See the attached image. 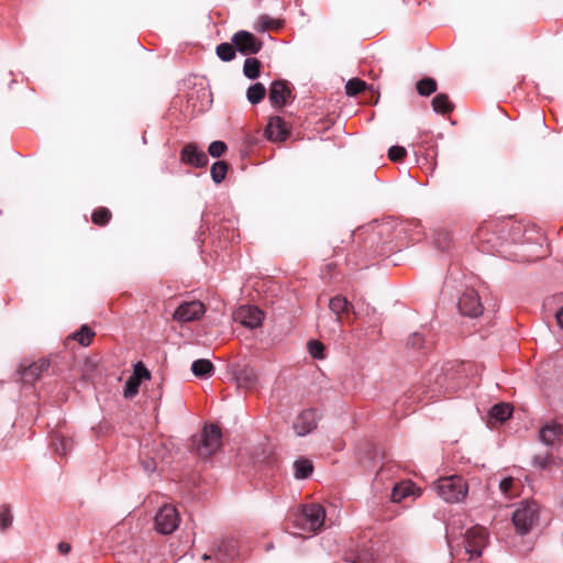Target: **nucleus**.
<instances>
[{"mask_svg": "<svg viewBox=\"0 0 563 563\" xmlns=\"http://www.w3.org/2000/svg\"><path fill=\"white\" fill-rule=\"evenodd\" d=\"M234 378L239 388L251 390L258 383L256 371L250 365L238 366L234 371Z\"/></svg>", "mask_w": 563, "mask_h": 563, "instance_id": "obj_12", "label": "nucleus"}, {"mask_svg": "<svg viewBox=\"0 0 563 563\" xmlns=\"http://www.w3.org/2000/svg\"><path fill=\"white\" fill-rule=\"evenodd\" d=\"M295 478L306 479L313 472V464L309 459L299 457L294 462Z\"/></svg>", "mask_w": 563, "mask_h": 563, "instance_id": "obj_19", "label": "nucleus"}, {"mask_svg": "<svg viewBox=\"0 0 563 563\" xmlns=\"http://www.w3.org/2000/svg\"><path fill=\"white\" fill-rule=\"evenodd\" d=\"M49 361L47 358H41L33 364L25 366L21 369V378L26 384H33L36 382L44 372L48 371Z\"/></svg>", "mask_w": 563, "mask_h": 563, "instance_id": "obj_15", "label": "nucleus"}, {"mask_svg": "<svg viewBox=\"0 0 563 563\" xmlns=\"http://www.w3.org/2000/svg\"><path fill=\"white\" fill-rule=\"evenodd\" d=\"M235 318L240 320L244 327L255 329L262 324L264 314L262 310L256 307L243 306L238 309Z\"/></svg>", "mask_w": 563, "mask_h": 563, "instance_id": "obj_11", "label": "nucleus"}, {"mask_svg": "<svg viewBox=\"0 0 563 563\" xmlns=\"http://www.w3.org/2000/svg\"><path fill=\"white\" fill-rule=\"evenodd\" d=\"M463 543L470 559L478 558L488 544V532L481 526H474L464 533Z\"/></svg>", "mask_w": 563, "mask_h": 563, "instance_id": "obj_5", "label": "nucleus"}, {"mask_svg": "<svg viewBox=\"0 0 563 563\" xmlns=\"http://www.w3.org/2000/svg\"><path fill=\"white\" fill-rule=\"evenodd\" d=\"M58 550L60 551V553H63V554H67V553H69V552H70L71 547H70V544H69V543H67V542H60V543L58 544Z\"/></svg>", "mask_w": 563, "mask_h": 563, "instance_id": "obj_46", "label": "nucleus"}, {"mask_svg": "<svg viewBox=\"0 0 563 563\" xmlns=\"http://www.w3.org/2000/svg\"><path fill=\"white\" fill-rule=\"evenodd\" d=\"M180 161L185 165L196 168H202L209 163L207 154L202 150L198 148L195 143H189L184 146L180 152Z\"/></svg>", "mask_w": 563, "mask_h": 563, "instance_id": "obj_10", "label": "nucleus"}, {"mask_svg": "<svg viewBox=\"0 0 563 563\" xmlns=\"http://www.w3.org/2000/svg\"><path fill=\"white\" fill-rule=\"evenodd\" d=\"M227 151V144L222 141H213L208 147V152L212 157H220Z\"/></svg>", "mask_w": 563, "mask_h": 563, "instance_id": "obj_40", "label": "nucleus"}, {"mask_svg": "<svg viewBox=\"0 0 563 563\" xmlns=\"http://www.w3.org/2000/svg\"><path fill=\"white\" fill-rule=\"evenodd\" d=\"M261 63L254 57H247L244 62L243 73L249 79H256L260 76Z\"/></svg>", "mask_w": 563, "mask_h": 563, "instance_id": "obj_26", "label": "nucleus"}, {"mask_svg": "<svg viewBox=\"0 0 563 563\" xmlns=\"http://www.w3.org/2000/svg\"><path fill=\"white\" fill-rule=\"evenodd\" d=\"M131 376L141 384L142 379H150L151 374L142 362H137L134 365L133 374Z\"/></svg>", "mask_w": 563, "mask_h": 563, "instance_id": "obj_37", "label": "nucleus"}, {"mask_svg": "<svg viewBox=\"0 0 563 563\" xmlns=\"http://www.w3.org/2000/svg\"><path fill=\"white\" fill-rule=\"evenodd\" d=\"M266 95V88L263 84L256 82L249 87L246 98L252 104L260 103Z\"/></svg>", "mask_w": 563, "mask_h": 563, "instance_id": "obj_24", "label": "nucleus"}, {"mask_svg": "<svg viewBox=\"0 0 563 563\" xmlns=\"http://www.w3.org/2000/svg\"><path fill=\"white\" fill-rule=\"evenodd\" d=\"M95 331L87 324L80 327V329L74 332L70 338L77 341L81 346H89L95 338Z\"/></svg>", "mask_w": 563, "mask_h": 563, "instance_id": "obj_22", "label": "nucleus"}, {"mask_svg": "<svg viewBox=\"0 0 563 563\" xmlns=\"http://www.w3.org/2000/svg\"><path fill=\"white\" fill-rule=\"evenodd\" d=\"M191 371L197 377H209L213 374L214 366L209 360L199 358L192 363Z\"/></svg>", "mask_w": 563, "mask_h": 563, "instance_id": "obj_21", "label": "nucleus"}, {"mask_svg": "<svg viewBox=\"0 0 563 563\" xmlns=\"http://www.w3.org/2000/svg\"><path fill=\"white\" fill-rule=\"evenodd\" d=\"M552 463V456L547 454V455H536L533 457V464L539 467L540 470H545L548 468Z\"/></svg>", "mask_w": 563, "mask_h": 563, "instance_id": "obj_42", "label": "nucleus"}, {"mask_svg": "<svg viewBox=\"0 0 563 563\" xmlns=\"http://www.w3.org/2000/svg\"><path fill=\"white\" fill-rule=\"evenodd\" d=\"M205 312V305L199 300H192L179 305L173 317L176 321L186 323L200 319Z\"/></svg>", "mask_w": 563, "mask_h": 563, "instance_id": "obj_9", "label": "nucleus"}, {"mask_svg": "<svg viewBox=\"0 0 563 563\" xmlns=\"http://www.w3.org/2000/svg\"><path fill=\"white\" fill-rule=\"evenodd\" d=\"M53 445L57 454L65 456L73 448L71 439L63 435H55L53 439Z\"/></svg>", "mask_w": 563, "mask_h": 563, "instance_id": "obj_27", "label": "nucleus"}, {"mask_svg": "<svg viewBox=\"0 0 563 563\" xmlns=\"http://www.w3.org/2000/svg\"><path fill=\"white\" fill-rule=\"evenodd\" d=\"M540 507L536 501H521L512 514V522L518 533L527 534L539 521Z\"/></svg>", "mask_w": 563, "mask_h": 563, "instance_id": "obj_2", "label": "nucleus"}, {"mask_svg": "<svg viewBox=\"0 0 563 563\" xmlns=\"http://www.w3.org/2000/svg\"><path fill=\"white\" fill-rule=\"evenodd\" d=\"M433 488L439 497L446 503L462 501L468 492L467 483L459 475L439 478L433 483Z\"/></svg>", "mask_w": 563, "mask_h": 563, "instance_id": "obj_1", "label": "nucleus"}, {"mask_svg": "<svg viewBox=\"0 0 563 563\" xmlns=\"http://www.w3.org/2000/svg\"><path fill=\"white\" fill-rule=\"evenodd\" d=\"M344 563H376V560L372 552L364 550L353 559H345Z\"/></svg>", "mask_w": 563, "mask_h": 563, "instance_id": "obj_36", "label": "nucleus"}, {"mask_svg": "<svg viewBox=\"0 0 563 563\" xmlns=\"http://www.w3.org/2000/svg\"><path fill=\"white\" fill-rule=\"evenodd\" d=\"M556 320L559 325L563 329V307L556 312Z\"/></svg>", "mask_w": 563, "mask_h": 563, "instance_id": "obj_47", "label": "nucleus"}, {"mask_svg": "<svg viewBox=\"0 0 563 563\" xmlns=\"http://www.w3.org/2000/svg\"><path fill=\"white\" fill-rule=\"evenodd\" d=\"M489 415L493 419L503 422L511 417L512 407L508 404L500 402L493 406Z\"/></svg>", "mask_w": 563, "mask_h": 563, "instance_id": "obj_23", "label": "nucleus"}, {"mask_svg": "<svg viewBox=\"0 0 563 563\" xmlns=\"http://www.w3.org/2000/svg\"><path fill=\"white\" fill-rule=\"evenodd\" d=\"M457 307L462 314L471 318L481 316L484 309L477 291L473 288H467L462 292Z\"/></svg>", "mask_w": 563, "mask_h": 563, "instance_id": "obj_8", "label": "nucleus"}, {"mask_svg": "<svg viewBox=\"0 0 563 563\" xmlns=\"http://www.w3.org/2000/svg\"><path fill=\"white\" fill-rule=\"evenodd\" d=\"M317 428V412L313 409L303 410L294 422L297 435L305 437Z\"/></svg>", "mask_w": 563, "mask_h": 563, "instance_id": "obj_13", "label": "nucleus"}, {"mask_svg": "<svg viewBox=\"0 0 563 563\" xmlns=\"http://www.w3.org/2000/svg\"><path fill=\"white\" fill-rule=\"evenodd\" d=\"M514 477H505L499 483V489L505 496H512Z\"/></svg>", "mask_w": 563, "mask_h": 563, "instance_id": "obj_41", "label": "nucleus"}, {"mask_svg": "<svg viewBox=\"0 0 563 563\" xmlns=\"http://www.w3.org/2000/svg\"><path fill=\"white\" fill-rule=\"evenodd\" d=\"M12 521L13 517L10 507L7 505L0 506V529L2 531L7 530L11 527Z\"/></svg>", "mask_w": 563, "mask_h": 563, "instance_id": "obj_33", "label": "nucleus"}, {"mask_svg": "<svg viewBox=\"0 0 563 563\" xmlns=\"http://www.w3.org/2000/svg\"><path fill=\"white\" fill-rule=\"evenodd\" d=\"M432 108L437 113H449L453 110V103L444 93H439L432 99Z\"/></svg>", "mask_w": 563, "mask_h": 563, "instance_id": "obj_25", "label": "nucleus"}, {"mask_svg": "<svg viewBox=\"0 0 563 563\" xmlns=\"http://www.w3.org/2000/svg\"><path fill=\"white\" fill-rule=\"evenodd\" d=\"M539 439L545 445H554L563 439V426L558 423L543 426L540 430Z\"/></svg>", "mask_w": 563, "mask_h": 563, "instance_id": "obj_18", "label": "nucleus"}, {"mask_svg": "<svg viewBox=\"0 0 563 563\" xmlns=\"http://www.w3.org/2000/svg\"><path fill=\"white\" fill-rule=\"evenodd\" d=\"M307 347H308L309 354L313 358H318V360L323 358L324 345L320 341L311 340L307 343Z\"/></svg>", "mask_w": 563, "mask_h": 563, "instance_id": "obj_35", "label": "nucleus"}, {"mask_svg": "<svg viewBox=\"0 0 563 563\" xmlns=\"http://www.w3.org/2000/svg\"><path fill=\"white\" fill-rule=\"evenodd\" d=\"M416 88L420 96L428 97L437 91V81L433 78H423L417 82Z\"/></svg>", "mask_w": 563, "mask_h": 563, "instance_id": "obj_29", "label": "nucleus"}, {"mask_svg": "<svg viewBox=\"0 0 563 563\" xmlns=\"http://www.w3.org/2000/svg\"><path fill=\"white\" fill-rule=\"evenodd\" d=\"M280 20L272 19L268 15H261L258 18V30L265 31L269 29H279L282 26Z\"/></svg>", "mask_w": 563, "mask_h": 563, "instance_id": "obj_34", "label": "nucleus"}, {"mask_svg": "<svg viewBox=\"0 0 563 563\" xmlns=\"http://www.w3.org/2000/svg\"><path fill=\"white\" fill-rule=\"evenodd\" d=\"M111 219V212L107 208H98L93 211L91 220L97 225H104Z\"/></svg>", "mask_w": 563, "mask_h": 563, "instance_id": "obj_32", "label": "nucleus"}, {"mask_svg": "<svg viewBox=\"0 0 563 563\" xmlns=\"http://www.w3.org/2000/svg\"><path fill=\"white\" fill-rule=\"evenodd\" d=\"M291 96V90L286 81H274L269 88V101L273 107L282 108Z\"/></svg>", "mask_w": 563, "mask_h": 563, "instance_id": "obj_14", "label": "nucleus"}, {"mask_svg": "<svg viewBox=\"0 0 563 563\" xmlns=\"http://www.w3.org/2000/svg\"><path fill=\"white\" fill-rule=\"evenodd\" d=\"M325 510L319 504H308L301 507L297 525L305 531L318 532L324 526Z\"/></svg>", "mask_w": 563, "mask_h": 563, "instance_id": "obj_4", "label": "nucleus"}, {"mask_svg": "<svg viewBox=\"0 0 563 563\" xmlns=\"http://www.w3.org/2000/svg\"><path fill=\"white\" fill-rule=\"evenodd\" d=\"M143 466L147 473H152L157 468V462L152 457L150 461H143Z\"/></svg>", "mask_w": 563, "mask_h": 563, "instance_id": "obj_44", "label": "nucleus"}, {"mask_svg": "<svg viewBox=\"0 0 563 563\" xmlns=\"http://www.w3.org/2000/svg\"><path fill=\"white\" fill-rule=\"evenodd\" d=\"M140 383L135 380L132 376L128 378L125 382L123 395L126 398H132L139 393Z\"/></svg>", "mask_w": 563, "mask_h": 563, "instance_id": "obj_38", "label": "nucleus"}, {"mask_svg": "<svg viewBox=\"0 0 563 563\" xmlns=\"http://www.w3.org/2000/svg\"><path fill=\"white\" fill-rule=\"evenodd\" d=\"M177 509L172 505L162 506L155 516V529L161 534H170L179 526Z\"/></svg>", "mask_w": 563, "mask_h": 563, "instance_id": "obj_6", "label": "nucleus"}, {"mask_svg": "<svg viewBox=\"0 0 563 563\" xmlns=\"http://www.w3.org/2000/svg\"><path fill=\"white\" fill-rule=\"evenodd\" d=\"M408 344L413 349H420L423 345V338L419 333H413L409 338Z\"/></svg>", "mask_w": 563, "mask_h": 563, "instance_id": "obj_43", "label": "nucleus"}, {"mask_svg": "<svg viewBox=\"0 0 563 563\" xmlns=\"http://www.w3.org/2000/svg\"><path fill=\"white\" fill-rule=\"evenodd\" d=\"M365 87H366L365 81H363L358 78H353L346 82L345 91H346L347 96H356L360 92H362L365 89Z\"/></svg>", "mask_w": 563, "mask_h": 563, "instance_id": "obj_31", "label": "nucleus"}, {"mask_svg": "<svg viewBox=\"0 0 563 563\" xmlns=\"http://www.w3.org/2000/svg\"><path fill=\"white\" fill-rule=\"evenodd\" d=\"M196 453L199 456L208 457L213 455L222 445V432L213 423L206 424L201 433L194 439Z\"/></svg>", "mask_w": 563, "mask_h": 563, "instance_id": "obj_3", "label": "nucleus"}, {"mask_svg": "<svg viewBox=\"0 0 563 563\" xmlns=\"http://www.w3.org/2000/svg\"><path fill=\"white\" fill-rule=\"evenodd\" d=\"M351 303L343 296H334L330 299L329 309L336 316V321L341 322V314L349 310Z\"/></svg>", "mask_w": 563, "mask_h": 563, "instance_id": "obj_20", "label": "nucleus"}, {"mask_svg": "<svg viewBox=\"0 0 563 563\" xmlns=\"http://www.w3.org/2000/svg\"><path fill=\"white\" fill-rule=\"evenodd\" d=\"M446 541H448V544H449L450 549L453 550L454 549V542H455V536H454L453 528L451 526H449L446 528Z\"/></svg>", "mask_w": 563, "mask_h": 563, "instance_id": "obj_45", "label": "nucleus"}, {"mask_svg": "<svg viewBox=\"0 0 563 563\" xmlns=\"http://www.w3.org/2000/svg\"><path fill=\"white\" fill-rule=\"evenodd\" d=\"M229 165L224 161H218L211 166V178L216 184H220L227 176Z\"/></svg>", "mask_w": 563, "mask_h": 563, "instance_id": "obj_30", "label": "nucleus"}, {"mask_svg": "<svg viewBox=\"0 0 563 563\" xmlns=\"http://www.w3.org/2000/svg\"><path fill=\"white\" fill-rule=\"evenodd\" d=\"M217 55L223 62H231L235 57L236 48L233 43H221L217 46Z\"/></svg>", "mask_w": 563, "mask_h": 563, "instance_id": "obj_28", "label": "nucleus"}, {"mask_svg": "<svg viewBox=\"0 0 563 563\" xmlns=\"http://www.w3.org/2000/svg\"><path fill=\"white\" fill-rule=\"evenodd\" d=\"M231 42L235 46L236 51L245 56L257 54L263 46L261 40L251 32L244 30L234 33L231 37Z\"/></svg>", "mask_w": 563, "mask_h": 563, "instance_id": "obj_7", "label": "nucleus"}, {"mask_svg": "<svg viewBox=\"0 0 563 563\" xmlns=\"http://www.w3.org/2000/svg\"><path fill=\"white\" fill-rule=\"evenodd\" d=\"M421 495L419 487L411 481H405L396 484L391 492V500L394 503H400L407 497H418Z\"/></svg>", "mask_w": 563, "mask_h": 563, "instance_id": "obj_17", "label": "nucleus"}, {"mask_svg": "<svg viewBox=\"0 0 563 563\" xmlns=\"http://www.w3.org/2000/svg\"><path fill=\"white\" fill-rule=\"evenodd\" d=\"M406 155H407V151L404 146L393 145L388 150V158L391 162H400L405 158Z\"/></svg>", "mask_w": 563, "mask_h": 563, "instance_id": "obj_39", "label": "nucleus"}, {"mask_svg": "<svg viewBox=\"0 0 563 563\" xmlns=\"http://www.w3.org/2000/svg\"><path fill=\"white\" fill-rule=\"evenodd\" d=\"M265 134L271 141H285L288 136V130L286 128L285 121L280 117L271 118L265 129Z\"/></svg>", "mask_w": 563, "mask_h": 563, "instance_id": "obj_16", "label": "nucleus"}]
</instances>
